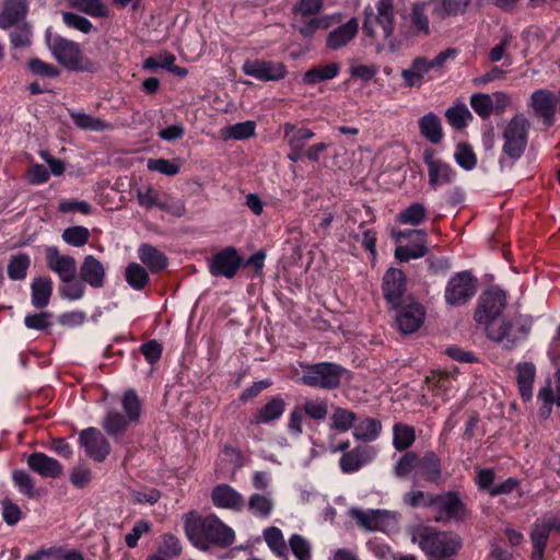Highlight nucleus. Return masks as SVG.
Instances as JSON below:
<instances>
[{"label": "nucleus", "mask_w": 560, "mask_h": 560, "mask_svg": "<svg viewBox=\"0 0 560 560\" xmlns=\"http://www.w3.org/2000/svg\"><path fill=\"white\" fill-rule=\"evenodd\" d=\"M427 3L416 2L410 13V23L417 34L428 35L430 33L429 16L425 13Z\"/></svg>", "instance_id": "obj_44"}, {"label": "nucleus", "mask_w": 560, "mask_h": 560, "mask_svg": "<svg viewBox=\"0 0 560 560\" xmlns=\"http://www.w3.org/2000/svg\"><path fill=\"white\" fill-rule=\"evenodd\" d=\"M31 266V257L26 253L12 255L7 266L9 279L13 281L24 280Z\"/></svg>", "instance_id": "obj_37"}, {"label": "nucleus", "mask_w": 560, "mask_h": 560, "mask_svg": "<svg viewBox=\"0 0 560 560\" xmlns=\"http://www.w3.org/2000/svg\"><path fill=\"white\" fill-rule=\"evenodd\" d=\"M431 510L439 523H463L468 516V509L458 491L448 490L434 493Z\"/></svg>", "instance_id": "obj_7"}, {"label": "nucleus", "mask_w": 560, "mask_h": 560, "mask_svg": "<svg viewBox=\"0 0 560 560\" xmlns=\"http://www.w3.org/2000/svg\"><path fill=\"white\" fill-rule=\"evenodd\" d=\"M381 510H369L362 511L360 509H352L350 514L357 521V523L369 530H375L380 528L384 515Z\"/></svg>", "instance_id": "obj_41"}, {"label": "nucleus", "mask_w": 560, "mask_h": 560, "mask_svg": "<svg viewBox=\"0 0 560 560\" xmlns=\"http://www.w3.org/2000/svg\"><path fill=\"white\" fill-rule=\"evenodd\" d=\"M138 257L152 273H160L168 266L167 256L158 247L148 243H143L139 246Z\"/></svg>", "instance_id": "obj_26"}, {"label": "nucleus", "mask_w": 560, "mask_h": 560, "mask_svg": "<svg viewBox=\"0 0 560 560\" xmlns=\"http://www.w3.org/2000/svg\"><path fill=\"white\" fill-rule=\"evenodd\" d=\"M532 107L537 116L542 118L546 127L555 124L557 98L555 94L546 89L536 90L532 96Z\"/></svg>", "instance_id": "obj_19"}, {"label": "nucleus", "mask_w": 560, "mask_h": 560, "mask_svg": "<svg viewBox=\"0 0 560 560\" xmlns=\"http://www.w3.org/2000/svg\"><path fill=\"white\" fill-rule=\"evenodd\" d=\"M442 460L440 456L433 452H424L422 456H418V466L416 476L429 483L440 485L444 481L442 476Z\"/></svg>", "instance_id": "obj_18"}, {"label": "nucleus", "mask_w": 560, "mask_h": 560, "mask_svg": "<svg viewBox=\"0 0 560 560\" xmlns=\"http://www.w3.org/2000/svg\"><path fill=\"white\" fill-rule=\"evenodd\" d=\"M58 292L62 299L78 301L81 300L85 293V283L75 277L68 282H61L58 287Z\"/></svg>", "instance_id": "obj_52"}, {"label": "nucleus", "mask_w": 560, "mask_h": 560, "mask_svg": "<svg viewBox=\"0 0 560 560\" xmlns=\"http://www.w3.org/2000/svg\"><path fill=\"white\" fill-rule=\"evenodd\" d=\"M244 265V257L234 246H225L209 261V272L213 277L233 279Z\"/></svg>", "instance_id": "obj_11"}, {"label": "nucleus", "mask_w": 560, "mask_h": 560, "mask_svg": "<svg viewBox=\"0 0 560 560\" xmlns=\"http://www.w3.org/2000/svg\"><path fill=\"white\" fill-rule=\"evenodd\" d=\"M359 24L357 19L352 18L346 23L339 25L329 32L326 46L331 50H337L350 43L358 34Z\"/></svg>", "instance_id": "obj_27"}, {"label": "nucleus", "mask_w": 560, "mask_h": 560, "mask_svg": "<svg viewBox=\"0 0 560 560\" xmlns=\"http://www.w3.org/2000/svg\"><path fill=\"white\" fill-rule=\"evenodd\" d=\"M435 150L425 148L422 160L428 167L429 186L438 189L441 186L452 184L456 178V171L446 162L435 159Z\"/></svg>", "instance_id": "obj_15"}, {"label": "nucleus", "mask_w": 560, "mask_h": 560, "mask_svg": "<svg viewBox=\"0 0 560 560\" xmlns=\"http://www.w3.org/2000/svg\"><path fill=\"white\" fill-rule=\"evenodd\" d=\"M433 492H424L422 490H412L406 492L402 497V502L409 508L418 509L425 508L431 509Z\"/></svg>", "instance_id": "obj_53"}, {"label": "nucleus", "mask_w": 560, "mask_h": 560, "mask_svg": "<svg viewBox=\"0 0 560 560\" xmlns=\"http://www.w3.org/2000/svg\"><path fill=\"white\" fill-rule=\"evenodd\" d=\"M419 545L430 559L452 558L460 550L462 539L452 532H431L421 536Z\"/></svg>", "instance_id": "obj_8"}, {"label": "nucleus", "mask_w": 560, "mask_h": 560, "mask_svg": "<svg viewBox=\"0 0 560 560\" xmlns=\"http://www.w3.org/2000/svg\"><path fill=\"white\" fill-rule=\"evenodd\" d=\"M478 285V278L470 270L455 272L445 285L444 301L452 307L464 306L476 295Z\"/></svg>", "instance_id": "obj_6"}, {"label": "nucleus", "mask_w": 560, "mask_h": 560, "mask_svg": "<svg viewBox=\"0 0 560 560\" xmlns=\"http://www.w3.org/2000/svg\"><path fill=\"white\" fill-rule=\"evenodd\" d=\"M529 121L523 115L514 116L503 131L504 143L499 159L501 168H511L524 154L528 142Z\"/></svg>", "instance_id": "obj_5"}, {"label": "nucleus", "mask_w": 560, "mask_h": 560, "mask_svg": "<svg viewBox=\"0 0 560 560\" xmlns=\"http://www.w3.org/2000/svg\"><path fill=\"white\" fill-rule=\"evenodd\" d=\"M185 533L189 541L201 551L212 547L225 549L235 540L234 530L214 514L200 516L191 513L185 520Z\"/></svg>", "instance_id": "obj_1"}, {"label": "nucleus", "mask_w": 560, "mask_h": 560, "mask_svg": "<svg viewBox=\"0 0 560 560\" xmlns=\"http://www.w3.org/2000/svg\"><path fill=\"white\" fill-rule=\"evenodd\" d=\"M340 67L337 62H330L325 66L313 67L303 74V83L314 85L324 81L331 80L339 74Z\"/></svg>", "instance_id": "obj_33"}, {"label": "nucleus", "mask_w": 560, "mask_h": 560, "mask_svg": "<svg viewBox=\"0 0 560 560\" xmlns=\"http://www.w3.org/2000/svg\"><path fill=\"white\" fill-rule=\"evenodd\" d=\"M27 0H5L0 12V28L9 30L26 19Z\"/></svg>", "instance_id": "obj_24"}, {"label": "nucleus", "mask_w": 560, "mask_h": 560, "mask_svg": "<svg viewBox=\"0 0 560 560\" xmlns=\"http://www.w3.org/2000/svg\"><path fill=\"white\" fill-rule=\"evenodd\" d=\"M30 71L38 77L43 78H56L60 71L54 65L43 61L39 58L30 59L28 63Z\"/></svg>", "instance_id": "obj_60"}, {"label": "nucleus", "mask_w": 560, "mask_h": 560, "mask_svg": "<svg viewBox=\"0 0 560 560\" xmlns=\"http://www.w3.org/2000/svg\"><path fill=\"white\" fill-rule=\"evenodd\" d=\"M357 420V415L346 408L336 407L335 411L331 416V428L339 431L346 432L349 429H354V422Z\"/></svg>", "instance_id": "obj_48"}, {"label": "nucleus", "mask_w": 560, "mask_h": 560, "mask_svg": "<svg viewBox=\"0 0 560 560\" xmlns=\"http://www.w3.org/2000/svg\"><path fill=\"white\" fill-rule=\"evenodd\" d=\"M125 279L133 290L140 291L147 287L150 277L145 267L138 262H130L126 268Z\"/></svg>", "instance_id": "obj_42"}, {"label": "nucleus", "mask_w": 560, "mask_h": 560, "mask_svg": "<svg viewBox=\"0 0 560 560\" xmlns=\"http://www.w3.org/2000/svg\"><path fill=\"white\" fill-rule=\"evenodd\" d=\"M454 378L447 372L433 371L425 377L428 389L434 396L441 397L443 400H448L454 389Z\"/></svg>", "instance_id": "obj_29"}, {"label": "nucleus", "mask_w": 560, "mask_h": 560, "mask_svg": "<svg viewBox=\"0 0 560 560\" xmlns=\"http://www.w3.org/2000/svg\"><path fill=\"white\" fill-rule=\"evenodd\" d=\"M137 199L140 206L148 209L156 207L163 211L170 210L167 203L161 200L160 194L152 187H148L144 191L139 189L137 192Z\"/></svg>", "instance_id": "obj_56"}, {"label": "nucleus", "mask_w": 560, "mask_h": 560, "mask_svg": "<svg viewBox=\"0 0 560 560\" xmlns=\"http://www.w3.org/2000/svg\"><path fill=\"white\" fill-rule=\"evenodd\" d=\"M302 375L299 382L305 386L325 390H335L340 387L342 377L350 371L342 365L323 361L317 363H301Z\"/></svg>", "instance_id": "obj_4"}, {"label": "nucleus", "mask_w": 560, "mask_h": 560, "mask_svg": "<svg viewBox=\"0 0 560 560\" xmlns=\"http://www.w3.org/2000/svg\"><path fill=\"white\" fill-rule=\"evenodd\" d=\"M78 442L84 448L86 456L96 463H103L112 452L107 438L94 427L83 429L79 433Z\"/></svg>", "instance_id": "obj_14"}, {"label": "nucleus", "mask_w": 560, "mask_h": 560, "mask_svg": "<svg viewBox=\"0 0 560 560\" xmlns=\"http://www.w3.org/2000/svg\"><path fill=\"white\" fill-rule=\"evenodd\" d=\"M456 163L465 171H471L477 165V156L470 144L460 142L454 152Z\"/></svg>", "instance_id": "obj_49"}, {"label": "nucleus", "mask_w": 560, "mask_h": 560, "mask_svg": "<svg viewBox=\"0 0 560 560\" xmlns=\"http://www.w3.org/2000/svg\"><path fill=\"white\" fill-rule=\"evenodd\" d=\"M428 218L427 208L420 202H412L397 214L400 224L418 226Z\"/></svg>", "instance_id": "obj_38"}, {"label": "nucleus", "mask_w": 560, "mask_h": 560, "mask_svg": "<svg viewBox=\"0 0 560 560\" xmlns=\"http://www.w3.org/2000/svg\"><path fill=\"white\" fill-rule=\"evenodd\" d=\"M529 329L530 326L526 324L514 323L503 318L499 326H489L487 331L490 339L501 342L505 349L512 350L526 339Z\"/></svg>", "instance_id": "obj_13"}, {"label": "nucleus", "mask_w": 560, "mask_h": 560, "mask_svg": "<svg viewBox=\"0 0 560 560\" xmlns=\"http://www.w3.org/2000/svg\"><path fill=\"white\" fill-rule=\"evenodd\" d=\"M304 412L302 411V406L296 405L290 412L287 431L292 438H299L303 433V419Z\"/></svg>", "instance_id": "obj_62"}, {"label": "nucleus", "mask_w": 560, "mask_h": 560, "mask_svg": "<svg viewBox=\"0 0 560 560\" xmlns=\"http://www.w3.org/2000/svg\"><path fill=\"white\" fill-rule=\"evenodd\" d=\"M9 37L12 48L27 47L31 45V27L26 23L16 24L10 32Z\"/></svg>", "instance_id": "obj_57"}, {"label": "nucleus", "mask_w": 560, "mask_h": 560, "mask_svg": "<svg viewBox=\"0 0 560 560\" xmlns=\"http://www.w3.org/2000/svg\"><path fill=\"white\" fill-rule=\"evenodd\" d=\"M106 271L103 264L93 255H88L80 267V279L93 289L105 284Z\"/></svg>", "instance_id": "obj_22"}, {"label": "nucleus", "mask_w": 560, "mask_h": 560, "mask_svg": "<svg viewBox=\"0 0 560 560\" xmlns=\"http://www.w3.org/2000/svg\"><path fill=\"white\" fill-rule=\"evenodd\" d=\"M242 71L259 81H279L283 79L288 71L287 67L279 61L271 60H246L242 66Z\"/></svg>", "instance_id": "obj_16"}, {"label": "nucleus", "mask_w": 560, "mask_h": 560, "mask_svg": "<svg viewBox=\"0 0 560 560\" xmlns=\"http://www.w3.org/2000/svg\"><path fill=\"white\" fill-rule=\"evenodd\" d=\"M90 235L88 228L83 225H74L63 230L61 237L68 245L82 247L89 242Z\"/></svg>", "instance_id": "obj_51"}, {"label": "nucleus", "mask_w": 560, "mask_h": 560, "mask_svg": "<svg viewBox=\"0 0 560 560\" xmlns=\"http://www.w3.org/2000/svg\"><path fill=\"white\" fill-rule=\"evenodd\" d=\"M388 308L396 312L397 329L404 335L417 331L424 323L425 308L415 298H407L399 306Z\"/></svg>", "instance_id": "obj_10"}, {"label": "nucleus", "mask_w": 560, "mask_h": 560, "mask_svg": "<svg viewBox=\"0 0 560 560\" xmlns=\"http://www.w3.org/2000/svg\"><path fill=\"white\" fill-rule=\"evenodd\" d=\"M1 515L7 525L14 526L21 520L22 511L18 504L4 498L1 501Z\"/></svg>", "instance_id": "obj_63"}, {"label": "nucleus", "mask_w": 560, "mask_h": 560, "mask_svg": "<svg viewBox=\"0 0 560 560\" xmlns=\"http://www.w3.org/2000/svg\"><path fill=\"white\" fill-rule=\"evenodd\" d=\"M518 392L524 401L533 398V384L536 376V368L532 362H522L516 365Z\"/></svg>", "instance_id": "obj_30"}, {"label": "nucleus", "mask_w": 560, "mask_h": 560, "mask_svg": "<svg viewBox=\"0 0 560 560\" xmlns=\"http://www.w3.org/2000/svg\"><path fill=\"white\" fill-rule=\"evenodd\" d=\"M553 530L551 529L550 525L546 520L540 521L537 520L534 525L533 529L530 532V540L533 546H539L545 547L547 546L548 539L550 534Z\"/></svg>", "instance_id": "obj_59"}, {"label": "nucleus", "mask_w": 560, "mask_h": 560, "mask_svg": "<svg viewBox=\"0 0 560 560\" xmlns=\"http://www.w3.org/2000/svg\"><path fill=\"white\" fill-rule=\"evenodd\" d=\"M445 117L448 124L456 130L467 127L468 121L474 118L468 107L463 103L450 107L445 112Z\"/></svg>", "instance_id": "obj_43"}, {"label": "nucleus", "mask_w": 560, "mask_h": 560, "mask_svg": "<svg viewBox=\"0 0 560 560\" xmlns=\"http://www.w3.org/2000/svg\"><path fill=\"white\" fill-rule=\"evenodd\" d=\"M54 290V282L48 276H40L33 279L31 283V302L38 310L45 308L50 301Z\"/></svg>", "instance_id": "obj_28"}, {"label": "nucleus", "mask_w": 560, "mask_h": 560, "mask_svg": "<svg viewBox=\"0 0 560 560\" xmlns=\"http://www.w3.org/2000/svg\"><path fill=\"white\" fill-rule=\"evenodd\" d=\"M289 545L292 553L299 560L311 559V546L308 541L299 534H293L289 539Z\"/></svg>", "instance_id": "obj_61"}, {"label": "nucleus", "mask_w": 560, "mask_h": 560, "mask_svg": "<svg viewBox=\"0 0 560 560\" xmlns=\"http://www.w3.org/2000/svg\"><path fill=\"white\" fill-rule=\"evenodd\" d=\"M28 467L44 478H58L62 475V465L45 453L34 452L27 457Z\"/></svg>", "instance_id": "obj_23"}, {"label": "nucleus", "mask_w": 560, "mask_h": 560, "mask_svg": "<svg viewBox=\"0 0 560 560\" xmlns=\"http://www.w3.org/2000/svg\"><path fill=\"white\" fill-rule=\"evenodd\" d=\"M12 481L20 493L33 499L36 497L35 483L30 474L23 469H15L12 472Z\"/></svg>", "instance_id": "obj_50"}, {"label": "nucleus", "mask_w": 560, "mask_h": 560, "mask_svg": "<svg viewBox=\"0 0 560 560\" xmlns=\"http://www.w3.org/2000/svg\"><path fill=\"white\" fill-rule=\"evenodd\" d=\"M62 21L69 28L78 30L84 34L95 30L90 20L73 12L63 11Z\"/></svg>", "instance_id": "obj_58"}, {"label": "nucleus", "mask_w": 560, "mask_h": 560, "mask_svg": "<svg viewBox=\"0 0 560 560\" xmlns=\"http://www.w3.org/2000/svg\"><path fill=\"white\" fill-rule=\"evenodd\" d=\"M283 136L289 147L306 149V143L315 133L307 127H299L294 124L287 122L283 126Z\"/></svg>", "instance_id": "obj_34"}, {"label": "nucleus", "mask_w": 560, "mask_h": 560, "mask_svg": "<svg viewBox=\"0 0 560 560\" xmlns=\"http://www.w3.org/2000/svg\"><path fill=\"white\" fill-rule=\"evenodd\" d=\"M382 293L388 307H397L407 301V277L401 269L389 267L382 279Z\"/></svg>", "instance_id": "obj_12"}, {"label": "nucleus", "mask_w": 560, "mask_h": 560, "mask_svg": "<svg viewBox=\"0 0 560 560\" xmlns=\"http://www.w3.org/2000/svg\"><path fill=\"white\" fill-rule=\"evenodd\" d=\"M287 402L281 395L271 396L266 404L252 415V424H270L279 420L285 411Z\"/></svg>", "instance_id": "obj_20"}, {"label": "nucleus", "mask_w": 560, "mask_h": 560, "mask_svg": "<svg viewBox=\"0 0 560 560\" xmlns=\"http://www.w3.org/2000/svg\"><path fill=\"white\" fill-rule=\"evenodd\" d=\"M46 265L57 273L60 282H68L78 276L77 260L69 255H61L58 247L46 248Z\"/></svg>", "instance_id": "obj_17"}, {"label": "nucleus", "mask_w": 560, "mask_h": 560, "mask_svg": "<svg viewBox=\"0 0 560 560\" xmlns=\"http://www.w3.org/2000/svg\"><path fill=\"white\" fill-rule=\"evenodd\" d=\"M45 38L55 59L68 70L90 73L98 70V65L82 54L78 43L52 34L50 28L46 31Z\"/></svg>", "instance_id": "obj_3"}, {"label": "nucleus", "mask_w": 560, "mask_h": 560, "mask_svg": "<svg viewBox=\"0 0 560 560\" xmlns=\"http://www.w3.org/2000/svg\"><path fill=\"white\" fill-rule=\"evenodd\" d=\"M302 406L304 416L313 420H325L328 413V402L326 399H308Z\"/></svg>", "instance_id": "obj_55"}, {"label": "nucleus", "mask_w": 560, "mask_h": 560, "mask_svg": "<svg viewBox=\"0 0 560 560\" xmlns=\"http://www.w3.org/2000/svg\"><path fill=\"white\" fill-rule=\"evenodd\" d=\"M52 316L50 312H40L36 314H27L24 317V325L28 329L43 331L51 326L49 318Z\"/></svg>", "instance_id": "obj_64"}, {"label": "nucleus", "mask_w": 560, "mask_h": 560, "mask_svg": "<svg viewBox=\"0 0 560 560\" xmlns=\"http://www.w3.org/2000/svg\"><path fill=\"white\" fill-rule=\"evenodd\" d=\"M376 10L374 20L383 28L385 38H389L395 31L394 0H380L376 3Z\"/></svg>", "instance_id": "obj_31"}, {"label": "nucleus", "mask_w": 560, "mask_h": 560, "mask_svg": "<svg viewBox=\"0 0 560 560\" xmlns=\"http://www.w3.org/2000/svg\"><path fill=\"white\" fill-rule=\"evenodd\" d=\"M418 456L417 452L406 451L394 465V475L399 479H405L413 470L417 471Z\"/></svg>", "instance_id": "obj_46"}, {"label": "nucleus", "mask_w": 560, "mask_h": 560, "mask_svg": "<svg viewBox=\"0 0 560 560\" xmlns=\"http://www.w3.org/2000/svg\"><path fill=\"white\" fill-rule=\"evenodd\" d=\"M212 503L217 508L241 511L244 508V497L232 486L222 483L212 489Z\"/></svg>", "instance_id": "obj_21"}, {"label": "nucleus", "mask_w": 560, "mask_h": 560, "mask_svg": "<svg viewBox=\"0 0 560 560\" xmlns=\"http://www.w3.org/2000/svg\"><path fill=\"white\" fill-rule=\"evenodd\" d=\"M273 501L270 494L254 493L247 502L248 511L256 517L267 518L273 511Z\"/></svg>", "instance_id": "obj_40"}, {"label": "nucleus", "mask_w": 560, "mask_h": 560, "mask_svg": "<svg viewBox=\"0 0 560 560\" xmlns=\"http://www.w3.org/2000/svg\"><path fill=\"white\" fill-rule=\"evenodd\" d=\"M372 448L357 446L342 454L339 459L340 470L343 474H354L372 459Z\"/></svg>", "instance_id": "obj_25"}, {"label": "nucleus", "mask_w": 560, "mask_h": 560, "mask_svg": "<svg viewBox=\"0 0 560 560\" xmlns=\"http://www.w3.org/2000/svg\"><path fill=\"white\" fill-rule=\"evenodd\" d=\"M70 7L92 18L108 16V9L102 0H71Z\"/></svg>", "instance_id": "obj_45"}, {"label": "nucleus", "mask_w": 560, "mask_h": 560, "mask_svg": "<svg viewBox=\"0 0 560 560\" xmlns=\"http://www.w3.org/2000/svg\"><path fill=\"white\" fill-rule=\"evenodd\" d=\"M121 408L122 411L108 409L101 421L105 433L117 444H124L128 430L138 425L141 420L142 401L135 389L130 388L124 393Z\"/></svg>", "instance_id": "obj_2"}, {"label": "nucleus", "mask_w": 560, "mask_h": 560, "mask_svg": "<svg viewBox=\"0 0 560 560\" xmlns=\"http://www.w3.org/2000/svg\"><path fill=\"white\" fill-rule=\"evenodd\" d=\"M470 106L482 119H487L493 112V98L489 94L476 93L470 97Z\"/></svg>", "instance_id": "obj_54"}, {"label": "nucleus", "mask_w": 560, "mask_h": 560, "mask_svg": "<svg viewBox=\"0 0 560 560\" xmlns=\"http://www.w3.org/2000/svg\"><path fill=\"white\" fill-rule=\"evenodd\" d=\"M70 116L80 129L92 131H104L109 129V124L98 117L78 112L70 113Z\"/></svg>", "instance_id": "obj_47"}, {"label": "nucleus", "mask_w": 560, "mask_h": 560, "mask_svg": "<svg viewBox=\"0 0 560 560\" xmlns=\"http://www.w3.org/2000/svg\"><path fill=\"white\" fill-rule=\"evenodd\" d=\"M428 252V242L416 241L407 245H398L395 248V258L400 262H408L427 256Z\"/></svg>", "instance_id": "obj_39"}, {"label": "nucleus", "mask_w": 560, "mask_h": 560, "mask_svg": "<svg viewBox=\"0 0 560 560\" xmlns=\"http://www.w3.org/2000/svg\"><path fill=\"white\" fill-rule=\"evenodd\" d=\"M381 431V421L371 417H366L354 425L353 436L358 441L368 443L377 440Z\"/></svg>", "instance_id": "obj_35"}, {"label": "nucleus", "mask_w": 560, "mask_h": 560, "mask_svg": "<svg viewBox=\"0 0 560 560\" xmlns=\"http://www.w3.org/2000/svg\"><path fill=\"white\" fill-rule=\"evenodd\" d=\"M506 304L505 291L498 285H491L480 294L474 318L488 328L502 314Z\"/></svg>", "instance_id": "obj_9"}, {"label": "nucleus", "mask_w": 560, "mask_h": 560, "mask_svg": "<svg viewBox=\"0 0 560 560\" xmlns=\"http://www.w3.org/2000/svg\"><path fill=\"white\" fill-rule=\"evenodd\" d=\"M416 441V430L412 425L395 423L393 427V446L398 452L408 451Z\"/></svg>", "instance_id": "obj_36"}, {"label": "nucleus", "mask_w": 560, "mask_h": 560, "mask_svg": "<svg viewBox=\"0 0 560 560\" xmlns=\"http://www.w3.org/2000/svg\"><path fill=\"white\" fill-rule=\"evenodd\" d=\"M421 135L431 143L438 144L443 139L441 119L434 113H428L419 119Z\"/></svg>", "instance_id": "obj_32"}]
</instances>
